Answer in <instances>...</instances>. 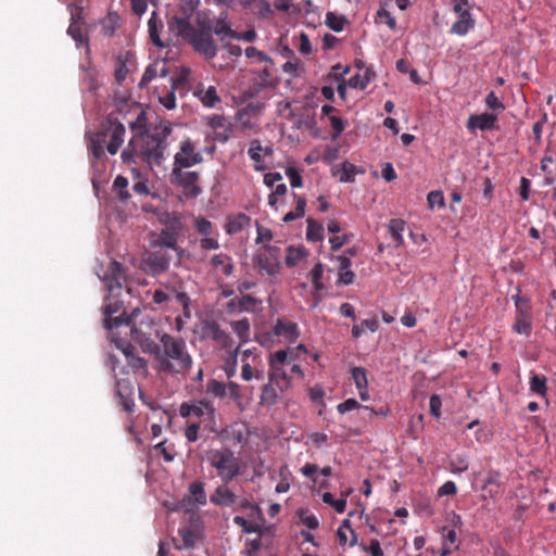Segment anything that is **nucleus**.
<instances>
[{"mask_svg": "<svg viewBox=\"0 0 556 556\" xmlns=\"http://www.w3.org/2000/svg\"><path fill=\"white\" fill-rule=\"evenodd\" d=\"M135 66V54L131 51L119 52L115 59L114 77L116 83L122 84Z\"/></svg>", "mask_w": 556, "mask_h": 556, "instance_id": "obj_13", "label": "nucleus"}, {"mask_svg": "<svg viewBox=\"0 0 556 556\" xmlns=\"http://www.w3.org/2000/svg\"><path fill=\"white\" fill-rule=\"evenodd\" d=\"M306 253L303 248L289 247L287 249L286 265L294 267L300 261L305 257Z\"/></svg>", "mask_w": 556, "mask_h": 556, "instance_id": "obj_43", "label": "nucleus"}, {"mask_svg": "<svg viewBox=\"0 0 556 556\" xmlns=\"http://www.w3.org/2000/svg\"><path fill=\"white\" fill-rule=\"evenodd\" d=\"M141 348L143 352L150 353L154 356V361L156 364L162 352L163 343H156L152 339L146 338L144 340L141 341Z\"/></svg>", "mask_w": 556, "mask_h": 556, "instance_id": "obj_46", "label": "nucleus"}, {"mask_svg": "<svg viewBox=\"0 0 556 556\" xmlns=\"http://www.w3.org/2000/svg\"><path fill=\"white\" fill-rule=\"evenodd\" d=\"M485 105L488 109L495 112H503L505 110V105L498 99L494 91H490L485 97Z\"/></svg>", "mask_w": 556, "mask_h": 556, "instance_id": "obj_50", "label": "nucleus"}, {"mask_svg": "<svg viewBox=\"0 0 556 556\" xmlns=\"http://www.w3.org/2000/svg\"><path fill=\"white\" fill-rule=\"evenodd\" d=\"M178 534L181 539V545H177L178 549L191 548L194 546L197 541V534L190 527L180 528Z\"/></svg>", "mask_w": 556, "mask_h": 556, "instance_id": "obj_37", "label": "nucleus"}, {"mask_svg": "<svg viewBox=\"0 0 556 556\" xmlns=\"http://www.w3.org/2000/svg\"><path fill=\"white\" fill-rule=\"evenodd\" d=\"M352 238V235L344 233L342 236H333L329 239L330 248L332 251H338Z\"/></svg>", "mask_w": 556, "mask_h": 556, "instance_id": "obj_64", "label": "nucleus"}, {"mask_svg": "<svg viewBox=\"0 0 556 556\" xmlns=\"http://www.w3.org/2000/svg\"><path fill=\"white\" fill-rule=\"evenodd\" d=\"M248 154L254 162L253 167L256 172H264L266 169V164L262 153V144L258 139H253L250 142Z\"/></svg>", "mask_w": 556, "mask_h": 556, "instance_id": "obj_25", "label": "nucleus"}, {"mask_svg": "<svg viewBox=\"0 0 556 556\" xmlns=\"http://www.w3.org/2000/svg\"><path fill=\"white\" fill-rule=\"evenodd\" d=\"M119 309L118 303L114 304H108L104 307V314L106 316L104 323L105 327L108 329H114L121 326L122 324H131L132 316L137 313L138 309H135L131 314V316H125V314H122L121 316L113 317V314L117 313Z\"/></svg>", "mask_w": 556, "mask_h": 556, "instance_id": "obj_18", "label": "nucleus"}, {"mask_svg": "<svg viewBox=\"0 0 556 556\" xmlns=\"http://www.w3.org/2000/svg\"><path fill=\"white\" fill-rule=\"evenodd\" d=\"M191 14L186 11L181 15H175L168 22L169 29L184 38H190L197 30L190 22Z\"/></svg>", "mask_w": 556, "mask_h": 556, "instance_id": "obj_17", "label": "nucleus"}, {"mask_svg": "<svg viewBox=\"0 0 556 556\" xmlns=\"http://www.w3.org/2000/svg\"><path fill=\"white\" fill-rule=\"evenodd\" d=\"M157 66H159V64L154 63V64L149 65L146 68V71H144V73H143V75L141 77V80L139 83V87L140 88L147 87L156 77V75H157Z\"/></svg>", "mask_w": 556, "mask_h": 556, "instance_id": "obj_54", "label": "nucleus"}, {"mask_svg": "<svg viewBox=\"0 0 556 556\" xmlns=\"http://www.w3.org/2000/svg\"><path fill=\"white\" fill-rule=\"evenodd\" d=\"M228 383L210 379L206 382V392L215 397L224 399L227 395Z\"/></svg>", "mask_w": 556, "mask_h": 556, "instance_id": "obj_36", "label": "nucleus"}, {"mask_svg": "<svg viewBox=\"0 0 556 556\" xmlns=\"http://www.w3.org/2000/svg\"><path fill=\"white\" fill-rule=\"evenodd\" d=\"M257 266L260 270L273 276L279 271V263L270 260L267 255L260 254L257 256Z\"/></svg>", "mask_w": 556, "mask_h": 556, "instance_id": "obj_39", "label": "nucleus"}, {"mask_svg": "<svg viewBox=\"0 0 556 556\" xmlns=\"http://www.w3.org/2000/svg\"><path fill=\"white\" fill-rule=\"evenodd\" d=\"M228 483H223L218 485L214 492L210 496V501L212 504L216 506H232L236 501V494L227 486Z\"/></svg>", "mask_w": 556, "mask_h": 556, "instance_id": "obj_19", "label": "nucleus"}, {"mask_svg": "<svg viewBox=\"0 0 556 556\" xmlns=\"http://www.w3.org/2000/svg\"><path fill=\"white\" fill-rule=\"evenodd\" d=\"M497 115L493 113H481V114H472L467 119V128L470 131H475L477 129L485 131L496 129Z\"/></svg>", "mask_w": 556, "mask_h": 556, "instance_id": "obj_15", "label": "nucleus"}, {"mask_svg": "<svg viewBox=\"0 0 556 556\" xmlns=\"http://www.w3.org/2000/svg\"><path fill=\"white\" fill-rule=\"evenodd\" d=\"M293 195L295 198V210L287 213L283 216L285 223H290L300 217H303L305 213L306 200L303 197L296 195L295 193Z\"/></svg>", "mask_w": 556, "mask_h": 556, "instance_id": "obj_35", "label": "nucleus"}, {"mask_svg": "<svg viewBox=\"0 0 556 556\" xmlns=\"http://www.w3.org/2000/svg\"><path fill=\"white\" fill-rule=\"evenodd\" d=\"M311 279L314 286L315 292H320L325 289V286L321 281L324 275V266L321 263H317L309 273Z\"/></svg>", "mask_w": 556, "mask_h": 556, "instance_id": "obj_44", "label": "nucleus"}, {"mask_svg": "<svg viewBox=\"0 0 556 556\" xmlns=\"http://www.w3.org/2000/svg\"><path fill=\"white\" fill-rule=\"evenodd\" d=\"M160 342L163 343V348L155 369L161 374L186 376L193 365V357L188 351L186 340L182 337L163 333Z\"/></svg>", "mask_w": 556, "mask_h": 556, "instance_id": "obj_2", "label": "nucleus"}, {"mask_svg": "<svg viewBox=\"0 0 556 556\" xmlns=\"http://www.w3.org/2000/svg\"><path fill=\"white\" fill-rule=\"evenodd\" d=\"M125 135V126L116 117L110 115L100 125L99 130L89 137L88 148L92 157L97 161L102 159L104 144L110 154H116L124 143Z\"/></svg>", "mask_w": 556, "mask_h": 556, "instance_id": "obj_3", "label": "nucleus"}, {"mask_svg": "<svg viewBox=\"0 0 556 556\" xmlns=\"http://www.w3.org/2000/svg\"><path fill=\"white\" fill-rule=\"evenodd\" d=\"M162 21L159 18L156 12H153L148 21L149 37L153 45L160 48L164 47V43L162 42L159 35V29L162 28Z\"/></svg>", "mask_w": 556, "mask_h": 556, "instance_id": "obj_27", "label": "nucleus"}, {"mask_svg": "<svg viewBox=\"0 0 556 556\" xmlns=\"http://www.w3.org/2000/svg\"><path fill=\"white\" fill-rule=\"evenodd\" d=\"M268 380L275 382L280 392L290 388L291 381L283 365H269Z\"/></svg>", "mask_w": 556, "mask_h": 556, "instance_id": "obj_20", "label": "nucleus"}, {"mask_svg": "<svg viewBox=\"0 0 556 556\" xmlns=\"http://www.w3.org/2000/svg\"><path fill=\"white\" fill-rule=\"evenodd\" d=\"M546 381L545 376L532 374L530 378V390L538 395L545 396L547 392Z\"/></svg>", "mask_w": 556, "mask_h": 556, "instance_id": "obj_42", "label": "nucleus"}, {"mask_svg": "<svg viewBox=\"0 0 556 556\" xmlns=\"http://www.w3.org/2000/svg\"><path fill=\"white\" fill-rule=\"evenodd\" d=\"M110 275L113 276L118 290L122 288V279L124 278V269L121 263L112 261L110 264Z\"/></svg>", "mask_w": 556, "mask_h": 556, "instance_id": "obj_55", "label": "nucleus"}, {"mask_svg": "<svg viewBox=\"0 0 556 556\" xmlns=\"http://www.w3.org/2000/svg\"><path fill=\"white\" fill-rule=\"evenodd\" d=\"M427 201L430 208H433L435 205L439 207L445 206L443 192L439 190L430 191L427 195Z\"/></svg>", "mask_w": 556, "mask_h": 556, "instance_id": "obj_56", "label": "nucleus"}, {"mask_svg": "<svg viewBox=\"0 0 556 556\" xmlns=\"http://www.w3.org/2000/svg\"><path fill=\"white\" fill-rule=\"evenodd\" d=\"M306 223V239L313 242L320 241L324 237V227L321 226V224H319L318 222L311 217L307 218Z\"/></svg>", "mask_w": 556, "mask_h": 556, "instance_id": "obj_34", "label": "nucleus"}, {"mask_svg": "<svg viewBox=\"0 0 556 556\" xmlns=\"http://www.w3.org/2000/svg\"><path fill=\"white\" fill-rule=\"evenodd\" d=\"M239 353V346L235 350H230L224 363V371L228 379L232 378L237 371V358Z\"/></svg>", "mask_w": 556, "mask_h": 556, "instance_id": "obj_40", "label": "nucleus"}, {"mask_svg": "<svg viewBox=\"0 0 556 556\" xmlns=\"http://www.w3.org/2000/svg\"><path fill=\"white\" fill-rule=\"evenodd\" d=\"M211 30L219 37L220 40H224L225 38H231L233 39L235 31L230 23L227 20V13H220L217 18H215L212 22Z\"/></svg>", "mask_w": 556, "mask_h": 556, "instance_id": "obj_21", "label": "nucleus"}, {"mask_svg": "<svg viewBox=\"0 0 556 556\" xmlns=\"http://www.w3.org/2000/svg\"><path fill=\"white\" fill-rule=\"evenodd\" d=\"M135 348L130 344L124 349V354L127 357V364L135 370H147V361L140 356L135 355L132 352Z\"/></svg>", "mask_w": 556, "mask_h": 556, "instance_id": "obj_33", "label": "nucleus"}, {"mask_svg": "<svg viewBox=\"0 0 556 556\" xmlns=\"http://www.w3.org/2000/svg\"><path fill=\"white\" fill-rule=\"evenodd\" d=\"M117 394L121 397L123 408L128 413L132 412L135 407V402L131 397L132 391L126 381L117 382Z\"/></svg>", "mask_w": 556, "mask_h": 556, "instance_id": "obj_26", "label": "nucleus"}, {"mask_svg": "<svg viewBox=\"0 0 556 556\" xmlns=\"http://www.w3.org/2000/svg\"><path fill=\"white\" fill-rule=\"evenodd\" d=\"M190 39L197 52L205 55L206 59H213L216 56L217 46L210 33L195 31Z\"/></svg>", "mask_w": 556, "mask_h": 556, "instance_id": "obj_11", "label": "nucleus"}, {"mask_svg": "<svg viewBox=\"0 0 556 556\" xmlns=\"http://www.w3.org/2000/svg\"><path fill=\"white\" fill-rule=\"evenodd\" d=\"M351 375H352V378H353L356 389H367V387H368L367 374L363 367H353L351 370Z\"/></svg>", "mask_w": 556, "mask_h": 556, "instance_id": "obj_47", "label": "nucleus"}, {"mask_svg": "<svg viewBox=\"0 0 556 556\" xmlns=\"http://www.w3.org/2000/svg\"><path fill=\"white\" fill-rule=\"evenodd\" d=\"M554 162L552 156L545 155L541 160L540 169L547 174L545 181L546 185H552L555 181V176L553 175L552 170L549 169L548 165Z\"/></svg>", "mask_w": 556, "mask_h": 556, "instance_id": "obj_62", "label": "nucleus"}, {"mask_svg": "<svg viewBox=\"0 0 556 556\" xmlns=\"http://www.w3.org/2000/svg\"><path fill=\"white\" fill-rule=\"evenodd\" d=\"M355 175H356V166L351 163L344 162L342 164L340 181L341 182H352V181H354Z\"/></svg>", "mask_w": 556, "mask_h": 556, "instance_id": "obj_53", "label": "nucleus"}, {"mask_svg": "<svg viewBox=\"0 0 556 556\" xmlns=\"http://www.w3.org/2000/svg\"><path fill=\"white\" fill-rule=\"evenodd\" d=\"M207 125L214 130L215 140L226 142L230 138L232 124L224 115L213 114L207 118Z\"/></svg>", "mask_w": 556, "mask_h": 556, "instance_id": "obj_14", "label": "nucleus"}, {"mask_svg": "<svg viewBox=\"0 0 556 556\" xmlns=\"http://www.w3.org/2000/svg\"><path fill=\"white\" fill-rule=\"evenodd\" d=\"M516 316L513 329L519 334L529 337L532 331V311L528 299L517 296L515 301Z\"/></svg>", "mask_w": 556, "mask_h": 556, "instance_id": "obj_7", "label": "nucleus"}, {"mask_svg": "<svg viewBox=\"0 0 556 556\" xmlns=\"http://www.w3.org/2000/svg\"><path fill=\"white\" fill-rule=\"evenodd\" d=\"M299 517L301 519V522L311 530H315L319 527V521L317 517L315 515L307 514L306 510H300Z\"/></svg>", "mask_w": 556, "mask_h": 556, "instance_id": "obj_57", "label": "nucleus"}, {"mask_svg": "<svg viewBox=\"0 0 556 556\" xmlns=\"http://www.w3.org/2000/svg\"><path fill=\"white\" fill-rule=\"evenodd\" d=\"M206 460L216 470L223 483H229L243 473L244 466L229 447L212 448L206 452Z\"/></svg>", "mask_w": 556, "mask_h": 556, "instance_id": "obj_4", "label": "nucleus"}, {"mask_svg": "<svg viewBox=\"0 0 556 556\" xmlns=\"http://www.w3.org/2000/svg\"><path fill=\"white\" fill-rule=\"evenodd\" d=\"M468 469V463L465 457L456 456L450 462V470L453 473H462Z\"/></svg>", "mask_w": 556, "mask_h": 556, "instance_id": "obj_59", "label": "nucleus"}, {"mask_svg": "<svg viewBox=\"0 0 556 556\" xmlns=\"http://www.w3.org/2000/svg\"><path fill=\"white\" fill-rule=\"evenodd\" d=\"M260 303L261 302L256 298L247 294L239 299V308L241 311L253 312Z\"/></svg>", "mask_w": 556, "mask_h": 556, "instance_id": "obj_58", "label": "nucleus"}, {"mask_svg": "<svg viewBox=\"0 0 556 556\" xmlns=\"http://www.w3.org/2000/svg\"><path fill=\"white\" fill-rule=\"evenodd\" d=\"M388 229L395 245H402L404 243L403 231L405 230V222L393 218L389 222Z\"/></svg>", "mask_w": 556, "mask_h": 556, "instance_id": "obj_31", "label": "nucleus"}, {"mask_svg": "<svg viewBox=\"0 0 556 556\" xmlns=\"http://www.w3.org/2000/svg\"><path fill=\"white\" fill-rule=\"evenodd\" d=\"M170 261L172 256L166 252L150 253L143 260L144 270L151 275H160L168 269Z\"/></svg>", "mask_w": 556, "mask_h": 556, "instance_id": "obj_12", "label": "nucleus"}, {"mask_svg": "<svg viewBox=\"0 0 556 556\" xmlns=\"http://www.w3.org/2000/svg\"><path fill=\"white\" fill-rule=\"evenodd\" d=\"M194 227H195L197 231L202 236H211L213 232V225L205 217L195 218Z\"/></svg>", "mask_w": 556, "mask_h": 556, "instance_id": "obj_52", "label": "nucleus"}, {"mask_svg": "<svg viewBox=\"0 0 556 556\" xmlns=\"http://www.w3.org/2000/svg\"><path fill=\"white\" fill-rule=\"evenodd\" d=\"M192 416L201 418L204 416H207L208 418H214L215 415V408L211 401L208 400H201L198 402L192 403L191 408Z\"/></svg>", "mask_w": 556, "mask_h": 556, "instance_id": "obj_28", "label": "nucleus"}, {"mask_svg": "<svg viewBox=\"0 0 556 556\" xmlns=\"http://www.w3.org/2000/svg\"><path fill=\"white\" fill-rule=\"evenodd\" d=\"M128 180L126 177L118 175L113 182V189L117 193L119 201L126 202L130 198V193L127 190Z\"/></svg>", "mask_w": 556, "mask_h": 556, "instance_id": "obj_41", "label": "nucleus"}, {"mask_svg": "<svg viewBox=\"0 0 556 556\" xmlns=\"http://www.w3.org/2000/svg\"><path fill=\"white\" fill-rule=\"evenodd\" d=\"M157 243L161 247H166L169 249H173L175 251H178L177 247V235L175 232L168 231V230H162Z\"/></svg>", "mask_w": 556, "mask_h": 556, "instance_id": "obj_45", "label": "nucleus"}, {"mask_svg": "<svg viewBox=\"0 0 556 556\" xmlns=\"http://www.w3.org/2000/svg\"><path fill=\"white\" fill-rule=\"evenodd\" d=\"M172 134L169 124L160 123L134 137L122 152L125 163L134 162L135 156L140 157L149 165H161L167 150V137Z\"/></svg>", "mask_w": 556, "mask_h": 556, "instance_id": "obj_1", "label": "nucleus"}, {"mask_svg": "<svg viewBox=\"0 0 556 556\" xmlns=\"http://www.w3.org/2000/svg\"><path fill=\"white\" fill-rule=\"evenodd\" d=\"M202 481H194L188 488L187 501L192 504L204 506L207 503V496Z\"/></svg>", "mask_w": 556, "mask_h": 556, "instance_id": "obj_23", "label": "nucleus"}, {"mask_svg": "<svg viewBox=\"0 0 556 556\" xmlns=\"http://www.w3.org/2000/svg\"><path fill=\"white\" fill-rule=\"evenodd\" d=\"M263 108L264 105L260 102H250L238 110L236 113V121L239 127L243 130H257L258 124L256 119Z\"/></svg>", "mask_w": 556, "mask_h": 556, "instance_id": "obj_9", "label": "nucleus"}, {"mask_svg": "<svg viewBox=\"0 0 556 556\" xmlns=\"http://www.w3.org/2000/svg\"><path fill=\"white\" fill-rule=\"evenodd\" d=\"M346 23L345 17L338 16L332 12L326 14V24L333 31H341Z\"/></svg>", "mask_w": 556, "mask_h": 556, "instance_id": "obj_48", "label": "nucleus"}, {"mask_svg": "<svg viewBox=\"0 0 556 556\" xmlns=\"http://www.w3.org/2000/svg\"><path fill=\"white\" fill-rule=\"evenodd\" d=\"M202 333L205 338L213 340L222 349H230L232 338L223 330L215 320H205L202 325Z\"/></svg>", "mask_w": 556, "mask_h": 556, "instance_id": "obj_10", "label": "nucleus"}, {"mask_svg": "<svg viewBox=\"0 0 556 556\" xmlns=\"http://www.w3.org/2000/svg\"><path fill=\"white\" fill-rule=\"evenodd\" d=\"M211 264L215 268H220L225 276H231L235 269L231 257L224 253L214 255L211 260Z\"/></svg>", "mask_w": 556, "mask_h": 556, "instance_id": "obj_30", "label": "nucleus"}, {"mask_svg": "<svg viewBox=\"0 0 556 556\" xmlns=\"http://www.w3.org/2000/svg\"><path fill=\"white\" fill-rule=\"evenodd\" d=\"M202 103L207 108L215 106L216 103L220 101V98L217 94V90L214 86H210L201 97Z\"/></svg>", "mask_w": 556, "mask_h": 556, "instance_id": "obj_49", "label": "nucleus"}, {"mask_svg": "<svg viewBox=\"0 0 556 556\" xmlns=\"http://www.w3.org/2000/svg\"><path fill=\"white\" fill-rule=\"evenodd\" d=\"M375 76L376 74L371 68H366L364 74L357 73L353 75L349 80V85L352 88H359L361 90H364Z\"/></svg>", "mask_w": 556, "mask_h": 556, "instance_id": "obj_32", "label": "nucleus"}, {"mask_svg": "<svg viewBox=\"0 0 556 556\" xmlns=\"http://www.w3.org/2000/svg\"><path fill=\"white\" fill-rule=\"evenodd\" d=\"M281 393L275 382L268 380L261 389L260 405L265 407L274 406L278 403Z\"/></svg>", "mask_w": 556, "mask_h": 556, "instance_id": "obj_22", "label": "nucleus"}, {"mask_svg": "<svg viewBox=\"0 0 556 556\" xmlns=\"http://www.w3.org/2000/svg\"><path fill=\"white\" fill-rule=\"evenodd\" d=\"M233 522L241 527L242 528V531L245 532V533H255V532H258V526L257 525H254L250 521H248L244 517L242 516H235L233 517Z\"/></svg>", "mask_w": 556, "mask_h": 556, "instance_id": "obj_61", "label": "nucleus"}, {"mask_svg": "<svg viewBox=\"0 0 556 556\" xmlns=\"http://www.w3.org/2000/svg\"><path fill=\"white\" fill-rule=\"evenodd\" d=\"M203 161L201 152L195 151V146L190 139L180 142L179 152L174 156L173 167L189 168Z\"/></svg>", "mask_w": 556, "mask_h": 556, "instance_id": "obj_8", "label": "nucleus"}, {"mask_svg": "<svg viewBox=\"0 0 556 556\" xmlns=\"http://www.w3.org/2000/svg\"><path fill=\"white\" fill-rule=\"evenodd\" d=\"M231 328L233 332L238 336L240 340L239 348L250 341V321L248 318H242L236 321H232Z\"/></svg>", "mask_w": 556, "mask_h": 556, "instance_id": "obj_29", "label": "nucleus"}, {"mask_svg": "<svg viewBox=\"0 0 556 556\" xmlns=\"http://www.w3.org/2000/svg\"><path fill=\"white\" fill-rule=\"evenodd\" d=\"M329 122L333 130L331 138L337 139L344 131L346 123L341 117L336 115L329 116Z\"/></svg>", "mask_w": 556, "mask_h": 556, "instance_id": "obj_51", "label": "nucleus"}, {"mask_svg": "<svg viewBox=\"0 0 556 556\" xmlns=\"http://www.w3.org/2000/svg\"><path fill=\"white\" fill-rule=\"evenodd\" d=\"M500 472L497 471H489L483 484V490L489 492L490 496H495L498 493V488L501 485L500 482Z\"/></svg>", "mask_w": 556, "mask_h": 556, "instance_id": "obj_38", "label": "nucleus"}, {"mask_svg": "<svg viewBox=\"0 0 556 556\" xmlns=\"http://www.w3.org/2000/svg\"><path fill=\"white\" fill-rule=\"evenodd\" d=\"M251 223V217L247 214L239 213L233 216H229L225 226L228 235H235L240 232L242 229L248 227Z\"/></svg>", "mask_w": 556, "mask_h": 556, "instance_id": "obj_24", "label": "nucleus"}, {"mask_svg": "<svg viewBox=\"0 0 556 556\" xmlns=\"http://www.w3.org/2000/svg\"><path fill=\"white\" fill-rule=\"evenodd\" d=\"M377 18L380 23L387 24L390 29H395L396 21L388 10L383 8L379 9L377 12Z\"/></svg>", "mask_w": 556, "mask_h": 556, "instance_id": "obj_60", "label": "nucleus"}, {"mask_svg": "<svg viewBox=\"0 0 556 556\" xmlns=\"http://www.w3.org/2000/svg\"><path fill=\"white\" fill-rule=\"evenodd\" d=\"M271 333L275 337L283 338L286 341L293 343L300 336L299 327L295 323L279 318L273 327Z\"/></svg>", "mask_w": 556, "mask_h": 556, "instance_id": "obj_16", "label": "nucleus"}, {"mask_svg": "<svg viewBox=\"0 0 556 556\" xmlns=\"http://www.w3.org/2000/svg\"><path fill=\"white\" fill-rule=\"evenodd\" d=\"M453 12L457 16L451 26V33L457 36H465L471 30L476 21L470 13V5L468 0H451Z\"/></svg>", "mask_w": 556, "mask_h": 556, "instance_id": "obj_5", "label": "nucleus"}, {"mask_svg": "<svg viewBox=\"0 0 556 556\" xmlns=\"http://www.w3.org/2000/svg\"><path fill=\"white\" fill-rule=\"evenodd\" d=\"M185 168L173 167L172 177L173 181L184 189V193L187 198H197L202 193V189L199 186V173L187 172Z\"/></svg>", "mask_w": 556, "mask_h": 556, "instance_id": "obj_6", "label": "nucleus"}, {"mask_svg": "<svg viewBox=\"0 0 556 556\" xmlns=\"http://www.w3.org/2000/svg\"><path fill=\"white\" fill-rule=\"evenodd\" d=\"M442 545L458 548L457 534L454 529L443 528V543Z\"/></svg>", "mask_w": 556, "mask_h": 556, "instance_id": "obj_63", "label": "nucleus"}]
</instances>
